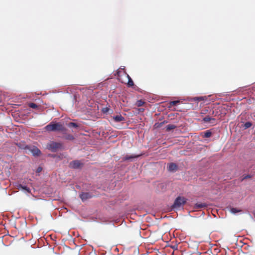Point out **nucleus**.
Instances as JSON below:
<instances>
[{
  "instance_id": "nucleus-19",
  "label": "nucleus",
  "mask_w": 255,
  "mask_h": 255,
  "mask_svg": "<svg viewBox=\"0 0 255 255\" xmlns=\"http://www.w3.org/2000/svg\"><path fill=\"white\" fill-rule=\"evenodd\" d=\"M252 126V123H251L250 122H246L244 124V128L245 129H247V128H250V127H251Z\"/></svg>"
},
{
  "instance_id": "nucleus-10",
  "label": "nucleus",
  "mask_w": 255,
  "mask_h": 255,
  "mask_svg": "<svg viewBox=\"0 0 255 255\" xmlns=\"http://www.w3.org/2000/svg\"><path fill=\"white\" fill-rule=\"evenodd\" d=\"M138 156H139V155H130V156L126 155V156H125L123 158V160L124 161H126V160H130V159H132L133 158L138 157Z\"/></svg>"
},
{
  "instance_id": "nucleus-26",
  "label": "nucleus",
  "mask_w": 255,
  "mask_h": 255,
  "mask_svg": "<svg viewBox=\"0 0 255 255\" xmlns=\"http://www.w3.org/2000/svg\"><path fill=\"white\" fill-rule=\"evenodd\" d=\"M253 214H254V217H255V212L253 213Z\"/></svg>"
},
{
  "instance_id": "nucleus-12",
  "label": "nucleus",
  "mask_w": 255,
  "mask_h": 255,
  "mask_svg": "<svg viewBox=\"0 0 255 255\" xmlns=\"http://www.w3.org/2000/svg\"><path fill=\"white\" fill-rule=\"evenodd\" d=\"M203 134H204L203 137L207 138V137H210L212 135V133L211 131H210V130H206L205 132H204Z\"/></svg>"
},
{
  "instance_id": "nucleus-23",
  "label": "nucleus",
  "mask_w": 255,
  "mask_h": 255,
  "mask_svg": "<svg viewBox=\"0 0 255 255\" xmlns=\"http://www.w3.org/2000/svg\"><path fill=\"white\" fill-rule=\"evenodd\" d=\"M252 178V176L251 175H246L244 177L243 180H245V179H248V178Z\"/></svg>"
},
{
  "instance_id": "nucleus-20",
  "label": "nucleus",
  "mask_w": 255,
  "mask_h": 255,
  "mask_svg": "<svg viewBox=\"0 0 255 255\" xmlns=\"http://www.w3.org/2000/svg\"><path fill=\"white\" fill-rule=\"evenodd\" d=\"M68 126L69 127V128H71V127H73V128H77L79 127V126L78 125V124H77L76 123H69L68 124Z\"/></svg>"
},
{
  "instance_id": "nucleus-5",
  "label": "nucleus",
  "mask_w": 255,
  "mask_h": 255,
  "mask_svg": "<svg viewBox=\"0 0 255 255\" xmlns=\"http://www.w3.org/2000/svg\"><path fill=\"white\" fill-rule=\"evenodd\" d=\"M82 165L80 161L74 160L70 163L69 166L72 168L78 169L80 168Z\"/></svg>"
},
{
  "instance_id": "nucleus-21",
  "label": "nucleus",
  "mask_w": 255,
  "mask_h": 255,
  "mask_svg": "<svg viewBox=\"0 0 255 255\" xmlns=\"http://www.w3.org/2000/svg\"><path fill=\"white\" fill-rule=\"evenodd\" d=\"M28 106L30 108H32V109H34L38 108V106L36 104L33 103H29L28 104Z\"/></svg>"
},
{
  "instance_id": "nucleus-4",
  "label": "nucleus",
  "mask_w": 255,
  "mask_h": 255,
  "mask_svg": "<svg viewBox=\"0 0 255 255\" xmlns=\"http://www.w3.org/2000/svg\"><path fill=\"white\" fill-rule=\"evenodd\" d=\"M93 195L89 192H82L79 195V197L82 201H85L87 199L93 197Z\"/></svg>"
},
{
  "instance_id": "nucleus-9",
  "label": "nucleus",
  "mask_w": 255,
  "mask_h": 255,
  "mask_svg": "<svg viewBox=\"0 0 255 255\" xmlns=\"http://www.w3.org/2000/svg\"><path fill=\"white\" fill-rule=\"evenodd\" d=\"M31 150L33 155L38 156L41 154L40 150L37 147H33Z\"/></svg>"
},
{
  "instance_id": "nucleus-18",
  "label": "nucleus",
  "mask_w": 255,
  "mask_h": 255,
  "mask_svg": "<svg viewBox=\"0 0 255 255\" xmlns=\"http://www.w3.org/2000/svg\"><path fill=\"white\" fill-rule=\"evenodd\" d=\"M144 103H145V102L143 101H142L141 100H139L137 101V102L136 103V105L137 107H141V106H143Z\"/></svg>"
},
{
  "instance_id": "nucleus-25",
  "label": "nucleus",
  "mask_w": 255,
  "mask_h": 255,
  "mask_svg": "<svg viewBox=\"0 0 255 255\" xmlns=\"http://www.w3.org/2000/svg\"><path fill=\"white\" fill-rule=\"evenodd\" d=\"M42 169V168H41V167H38V168H37V172H40V171H41Z\"/></svg>"
},
{
  "instance_id": "nucleus-6",
  "label": "nucleus",
  "mask_w": 255,
  "mask_h": 255,
  "mask_svg": "<svg viewBox=\"0 0 255 255\" xmlns=\"http://www.w3.org/2000/svg\"><path fill=\"white\" fill-rule=\"evenodd\" d=\"M168 170L169 171L173 172L175 171L178 169V166L175 163H170L168 164L167 167Z\"/></svg>"
},
{
  "instance_id": "nucleus-24",
  "label": "nucleus",
  "mask_w": 255,
  "mask_h": 255,
  "mask_svg": "<svg viewBox=\"0 0 255 255\" xmlns=\"http://www.w3.org/2000/svg\"><path fill=\"white\" fill-rule=\"evenodd\" d=\"M109 110V109H108L107 108H104L102 110V111L103 113H107Z\"/></svg>"
},
{
  "instance_id": "nucleus-15",
  "label": "nucleus",
  "mask_w": 255,
  "mask_h": 255,
  "mask_svg": "<svg viewBox=\"0 0 255 255\" xmlns=\"http://www.w3.org/2000/svg\"><path fill=\"white\" fill-rule=\"evenodd\" d=\"M230 212L233 214H236L239 212H241L242 210L236 208H231L230 209Z\"/></svg>"
},
{
  "instance_id": "nucleus-17",
  "label": "nucleus",
  "mask_w": 255,
  "mask_h": 255,
  "mask_svg": "<svg viewBox=\"0 0 255 255\" xmlns=\"http://www.w3.org/2000/svg\"><path fill=\"white\" fill-rule=\"evenodd\" d=\"M206 206V205L205 203H197L196 204V207L197 209H200Z\"/></svg>"
},
{
  "instance_id": "nucleus-3",
  "label": "nucleus",
  "mask_w": 255,
  "mask_h": 255,
  "mask_svg": "<svg viewBox=\"0 0 255 255\" xmlns=\"http://www.w3.org/2000/svg\"><path fill=\"white\" fill-rule=\"evenodd\" d=\"M187 201V199L184 197L178 196L175 200L173 205H172L173 208L178 209L181 207V206L184 205Z\"/></svg>"
},
{
  "instance_id": "nucleus-14",
  "label": "nucleus",
  "mask_w": 255,
  "mask_h": 255,
  "mask_svg": "<svg viewBox=\"0 0 255 255\" xmlns=\"http://www.w3.org/2000/svg\"><path fill=\"white\" fill-rule=\"evenodd\" d=\"M176 128V126L174 125H168L166 127V129L167 131H170L172 129Z\"/></svg>"
},
{
  "instance_id": "nucleus-11",
  "label": "nucleus",
  "mask_w": 255,
  "mask_h": 255,
  "mask_svg": "<svg viewBox=\"0 0 255 255\" xmlns=\"http://www.w3.org/2000/svg\"><path fill=\"white\" fill-rule=\"evenodd\" d=\"M18 189H22L25 191H26L27 192L29 193L30 192V189L27 187V186H23L21 184H19L17 186Z\"/></svg>"
},
{
  "instance_id": "nucleus-8",
  "label": "nucleus",
  "mask_w": 255,
  "mask_h": 255,
  "mask_svg": "<svg viewBox=\"0 0 255 255\" xmlns=\"http://www.w3.org/2000/svg\"><path fill=\"white\" fill-rule=\"evenodd\" d=\"M113 119L116 122H120L125 121V118L121 115H118L113 117Z\"/></svg>"
},
{
  "instance_id": "nucleus-22",
  "label": "nucleus",
  "mask_w": 255,
  "mask_h": 255,
  "mask_svg": "<svg viewBox=\"0 0 255 255\" xmlns=\"http://www.w3.org/2000/svg\"><path fill=\"white\" fill-rule=\"evenodd\" d=\"M179 103V101H173L170 102V105L171 106H176Z\"/></svg>"
},
{
  "instance_id": "nucleus-16",
  "label": "nucleus",
  "mask_w": 255,
  "mask_h": 255,
  "mask_svg": "<svg viewBox=\"0 0 255 255\" xmlns=\"http://www.w3.org/2000/svg\"><path fill=\"white\" fill-rule=\"evenodd\" d=\"M64 137L66 139L70 140H72L74 139V137L73 136V135L70 134L66 135Z\"/></svg>"
},
{
  "instance_id": "nucleus-7",
  "label": "nucleus",
  "mask_w": 255,
  "mask_h": 255,
  "mask_svg": "<svg viewBox=\"0 0 255 255\" xmlns=\"http://www.w3.org/2000/svg\"><path fill=\"white\" fill-rule=\"evenodd\" d=\"M203 120L205 123L211 122L212 124H215L216 122L215 119L211 118L209 116H206L203 118Z\"/></svg>"
},
{
  "instance_id": "nucleus-1",
  "label": "nucleus",
  "mask_w": 255,
  "mask_h": 255,
  "mask_svg": "<svg viewBox=\"0 0 255 255\" xmlns=\"http://www.w3.org/2000/svg\"><path fill=\"white\" fill-rule=\"evenodd\" d=\"M45 129L48 131H65L66 130L63 124L54 122H51L45 126Z\"/></svg>"
},
{
  "instance_id": "nucleus-2",
  "label": "nucleus",
  "mask_w": 255,
  "mask_h": 255,
  "mask_svg": "<svg viewBox=\"0 0 255 255\" xmlns=\"http://www.w3.org/2000/svg\"><path fill=\"white\" fill-rule=\"evenodd\" d=\"M62 146V144L61 143L55 141H50L47 144L46 148L52 152H56L59 149H60Z\"/></svg>"
},
{
  "instance_id": "nucleus-13",
  "label": "nucleus",
  "mask_w": 255,
  "mask_h": 255,
  "mask_svg": "<svg viewBox=\"0 0 255 255\" xmlns=\"http://www.w3.org/2000/svg\"><path fill=\"white\" fill-rule=\"evenodd\" d=\"M127 77L128 79V85L129 87H132L134 85V83H133L132 80L131 79V78L130 77V76L128 74H127Z\"/></svg>"
}]
</instances>
